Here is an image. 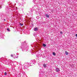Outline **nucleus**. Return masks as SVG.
Here are the masks:
<instances>
[{
    "label": "nucleus",
    "instance_id": "13",
    "mask_svg": "<svg viewBox=\"0 0 77 77\" xmlns=\"http://www.w3.org/2000/svg\"><path fill=\"white\" fill-rule=\"evenodd\" d=\"M75 36H76V37H77V34H76Z\"/></svg>",
    "mask_w": 77,
    "mask_h": 77
},
{
    "label": "nucleus",
    "instance_id": "12",
    "mask_svg": "<svg viewBox=\"0 0 77 77\" xmlns=\"http://www.w3.org/2000/svg\"><path fill=\"white\" fill-rule=\"evenodd\" d=\"M11 57H14V56H13V55H11Z\"/></svg>",
    "mask_w": 77,
    "mask_h": 77
},
{
    "label": "nucleus",
    "instance_id": "8",
    "mask_svg": "<svg viewBox=\"0 0 77 77\" xmlns=\"http://www.w3.org/2000/svg\"><path fill=\"white\" fill-rule=\"evenodd\" d=\"M19 24H20V26H22L23 25V24H21V23H20Z\"/></svg>",
    "mask_w": 77,
    "mask_h": 77
},
{
    "label": "nucleus",
    "instance_id": "5",
    "mask_svg": "<svg viewBox=\"0 0 77 77\" xmlns=\"http://www.w3.org/2000/svg\"><path fill=\"white\" fill-rule=\"evenodd\" d=\"M52 54H53V55H54V56L56 55V53H55V52H53Z\"/></svg>",
    "mask_w": 77,
    "mask_h": 77
},
{
    "label": "nucleus",
    "instance_id": "10",
    "mask_svg": "<svg viewBox=\"0 0 77 77\" xmlns=\"http://www.w3.org/2000/svg\"><path fill=\"white\" fill-rule=\"evenodd\" d=\"M60 34H63V32H62L61 31V32H60Z\"/></svg>",
    "mask_w": 77,
    "mask_h": 77
},
{
    "label": "nucleus",
    "instance_id": "9",
    "mask_svg": "<svg viewBox=\"0 0 77 77\" xmlns=\"http://www.w3.org/2000/svg\"><path fill=\"white\" fill-rule=\"evenodd\" d=\"M7 74V73H6V72H5L4 73V75H6Z\"/></svg>",
    "mask_w": 77,
    "mask_h": 77
},
{
    "label": "nucleus",
    "instance_id": "4",
    "mask_svg": "<svg viewBox=\"0 0 77 77\" xmlns=\"http://www.w3.org/2000/svg\"><path fill=\"white\" fill-rule=\"evenodd\" d=\"M65 54H66V55H68V52H67V51H66L65 52Z\"/></svg>",
    "mask_w": 77,
    "mask_h": 77
},
{
    "label": "nucleus",
    "instance_id": "7",
    "mask_svg": "<svg viewBox=\"0 0 77 77\" xmlns=\"http://www.w3.org/2000/svg\"><path fill=\"white\" fill-rule=\"evenodd\" d=\"M43 47H46V45H45V44H43Z\"/></svg>",
    "mask_w": 77,
    "mask_h": 77
},
{
    "label": "nucleus",
    "instance_id": "2",
    "mask_svg": "<svg viewBox=\"0 0 77 77\" xmlns=\"http://www.w3.org/2000/svg\"><path fill=\"white\" fill-rule=\"evenodd\" d=\"M56 71L57 72H59V68L56 69Z\"/></svg>",
    "mask_w": 77,
    "mask_h": 77
},
{
    "label": "nucleus",
    "instance_id": "6",
    "mask_svg": "<svg viewBox=\"0 0 77 77\" xmlns=\"http://www.w3.org/2000/svg\"><path fill=\"white\" fill-rule=\"evenodd\" d=\"M43 66L44 67H45L46 66V64H43Z\"/></svg>",
    "mask_w": 77,
    "mask_h": 77
},
{
    "label": "nucleus",
    "instance_id": "14",
    "mask_svg": "<svg viewBox=\"0 0 77 77\" xmlns=\"http://www.w3.org/2000/svg\"><path fill=\"white\" fill-rule=\"evenodd\" d=\"M4 21H6V20H5V19H4Z\"/></svg>",
    "mask_w": 77,
    "mask_h": 77
},
{
    "label": "nucleus",
    "instance_id": "3",
    "mask_svg": "<svg viewBox=\"0 0 77 77\" xmlns=\"http://www.w3.org/2000/svg\"><path fill=\"white\" fill-rule=\"evenodd\" d=\"M46 17L47 18H49V15H48V14H46Z\"/></svg>",
    "mask_w": 77,
    "mask_h": 77
},
{
    "label": "nucleus",
    "instance_id": "11",
    "mask_svg": "<svg viewBox=\"0 0 77 77\" xmlns=\"http://www.w3.org/2000/svg\"><path fill=\"white\" fill-rule=\"evenodd\" d=\"M7 30L8 31H10V30H9V28H7Z\"/></svg>",
    "mask_w": 77,
    "mask_h": 77
},
{
    "label": "nucleus",
    "instance_id": "1",
    "mask_svg": "<svg viewBox=\"0 0 77 77\" xmlns=\"http://www.w3.org/2000/svg\"><path fill=\"white\" fill-rule=\"evenodd\" d=\"M38 30V27H36L34 28V30L35 31H37V30Z\"/></svg>",
    "mask_w": 77,
    "mask_h": 77
}]
</instances>
